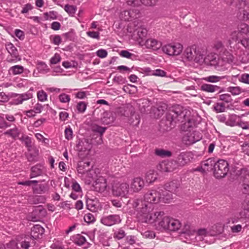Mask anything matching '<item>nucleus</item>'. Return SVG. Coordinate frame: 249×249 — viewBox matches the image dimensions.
Returning a JSON list of instances; mask_svg holds the SVG:
<instances>
[{"mask_svg":"<svg viewBox=\"0 0 249 249\" xmlns=\"http://www.w3.org/2000/svg\"><path fill=\"white\" fill-rule=\"evenodd\" d=\"M128 205L132 206V208L136 210L137 215L139 220L144 223H154L156 215L158 216L160 213L155 212L151 213L153 208V205L148 204L146 202L139 199H135L128 201Z\"/></svg>","mask_w":249,"mask_h":249,"instance_id":"nucleus-1","label":"nucleus"},{"mask_svg":"<svg viewBox=\"0 0 249 249\" xmlns=\"http://www.w3.org/2000/svg\"><path fill=\"white\" fill-rule=\"evenodd\" d=\"M190 111L187 109L180 106H177L170 110L167 114V120L170 122L171 124L176 123L177 122H183L187 121L183 124V128L185 130H194L195 125L193 120L190 118Z\"/></svg>","mask_w":249,"mask_h":249,"instance_id":"nucleus-2","label":"nucleus"},{"mask_svg":"<svg viewBox=\"0 0 249 249\" xmlns=\"http://www.w3.org/2000/svg\"><path fill=\"white\" fill-rule=\"evenodd\" d=\"M213 174L216 178H222L227 174L229 170V164L224 160H218L214 165Z\"/></svg>","mask_w":249,"mask_h":249,"instance_id":"nucleus-3","label":"nucleus"},{"mask_svg":"<svg viewBox=\"0 0 249 249\" xmlns=\"http://www.w3.org/2000/svg\"><path fill=\"white\" fill-rule=\"evenodd\" d=\"M201 138V134L195 130H185L182 142L186 145H190L199 141Z\"/></svg>","mask_w":249,"mask_h":249,"instance_id":"nucleus-4","label":"nucleus"},{"mask_svg":"<svg viewBox=\"0 0 249 249\" xmlns=\"http://www.w3.org/2000/svg\"><path fill=\"white\" fill-rule=\"evenodd\" d=\"M184 58L188 61H195L199 62L203 59V56L199 50H197L195 45L187 47L184 52Z\"/></svg>","mask_w":249,"mask_h":249,"instance_id":"nucleus-5","label":"nucleus"},{"mask_svg":"<svg viewBox=\"0 0 249 249\" xmlns=\"http://www.w3.org/2000/svg\"><path fill=\"white\" fill-rule=\"evenodd\" d=\"M129 191V185L126 183H118L112 187V194L115 196L127 197Z\"/></svg>","mask_w":249,"mask_h":249,"instance_id":"nucleus-6","label":"nucleus"},{"mask_svg":"<svg viewBox=\"0 0 249 249\" xmlns=\"http://www.w3.org/2000/svg\"><path fill=\"white\" fill-rule=\"evenodd\" d=\"M144 200L148 204H156L160 202L161 192L160 188L148 191L144 196Z\"/></svg>","mask_w":249,"mask_h":249,"instance_id":"nucleus-7","label":"nucleus"},{"mask_svg":"<svg viewBox=\"0 0 249 249\" xmlns=\"http://www.w3.org/2000/svg\"><path fill=\"white\" fill-rule=\"evenodd\" d=\"M182 46L180 43H174L164 46L162 50L169 55H178L182 52Z\"/></svg>","mask_w":249,"mask_h":249,"instance_id":"nucleus-8","label":"nucleus"},{"mask_svg":"<svg viewBox=\"0 0 249 249\" xmlns=\"http://www.w3.org/2000/svg\"><path fill=\"white\" fill-rule=\"evenodd\" d=\"M188 160L189 159L187 153L182 152L177 157L176 162L178 166H183L188 162ZM175 163L176 161H168L166 164H165V165L171 167L172 165L175 164ZM173 170L174 168L167 167L166 171L167 172H171Z\"/></svg>","mask_w":249,"mask_h":249,"instance_id":"nucleus-9","label":"nucleus"},{"mask_svg":"<svg viewBox=\"0 0 249 249\" xmlns=\"http://www.w3.org/2000/svg\"><path fill=\"white\" fill-rule=\"evenodd\" d=\"M157 213H160V214L156 215L154 222L157 223L159 229L168 230L170 217L164 216L163 212H157Z\"/></svg>","mask_w":249,"mask_h":249,"instance_id":"nucleus-10","label":"nucleus"},{"mask_svg":"<svg viewBox=\"0 0 249 249\" xmlns=\"http://www.w3.org/2000/svg\"><path fill=\"white\" fill-rule=\"evenodd\" d=\"M147 34L145 28L140 27L136 29L134 32V38L138 42L140 46H144V41Z\"/></svg>","mask_w":249,"mask_h":249,"instance_id":"nucleus-11","label":"nucleus"},{"mask_svg":"<svg viewBox=\"0 0 249 249\" xmlns=\"http://www.w3.org/2000/svg\"><path fill=\"white\" fill-rule=\"evenodd\" d=\"M101 222L105 225L111 226L120 223L121 222V219L118 214H110L102 217Z\"/></svg>","mask_w":249,"mask_h":249,"instance_id":"nucleus-12","label":"nucleus"},{"mask_svg":"<svg viewBox=\"0 0 249 249\" xmlns=\"http://www.w3.org/2000/svg\"><path fill=\"white\" fill-rule=\"evenodd\" d=\"M144 186L143 179L140 177L135 178L131 181L130 189L135 193L140 192Z\"/></svg>","mask_w":249,"mask_h":249,"instance_id":"nucleus-13","label":"nucleus"},{"mask_svg":"<svg viewBox=\"0 0 249 249\" xmlns=\"http://www.w3.org/2000/svg\"><path fill=\"white\" fill-rule=\"evenodd\" d=\"M159 0H129L127 1L128 5L134 7L139 6L141 4L147 6H152L155 5Z\"/></svg>","mask_w":249,"mask_h":249,"instance_id":"nucleus-14","label":"nucleus"},{"mask_svg":"<svg viewBox=\"0 0 249 249\" xmlns=\"http://www.w3.org/2000/svg\"><path fill=\"white\" fill-rule=\"evenodd\" d=\"M46 172L45 167L40 164H38L31 168L30 178H34L38 176H42Z\"/></svg>","mask_w":249,"mask_h":249,"instance_id":"nucleus-15","label":"nucleus"},{"mask_svg":"<svg viewBox=\"0 0 249 249\" xmlns=\"http://www.w3.org/2000/svg\"><path fill=\"white\" fill-rule=\"evenodd\" d=\"M107 186L106 179L102 177H99L95 181L93 185L94 189L98 192H103Z\"/></svg>","mask_w":249,"mask_h":249,"instance_id":"nucleus-16","label":"nucleus"},{"mask_svg":"<svg viewBox=\"0 0 249 249\" xmlns=\"http://www.w3.org/2000/svg\"><path fill=\"white\" fill-rule=\"evenodd\" d=\"M92 167L89 161H80L78 163L77 172L81 175H85Z\"/></svg>","mask_w":249,"mask_h":249,"instance_id":"nucleus-17","label":"nucleus"},{"mask_svg":"<svg viewBox=\"0 0 249 249\" xmlns=\"http://www.w3.org/2000/svg\"><path fill=\"white\" fill-rule=\"evenodd\" d=\"M32 94L29 92L22 94H17L15 96V104L16 105L21 104L23 103V101H26L32 98Z\"/></svg>","mask_w":249,"mask_h":249,"instance_id":"nucleus-18","label":"nucleus"},{"mask_svg":"<svg viewBox=\"0 0 249 249\" xmlns=\"http://www.w3.org/2000/svg\"><path fill=\"white\" fill-rule=\"evenodd\" d=\"M234 57L233 55L227 50H225L220 55V60L223 62V64H231L233 62Z\"/></svg>","mask_w":249,"mask_h":249,"instance_id":"nucleus-19","label":"nucleus"},{"mask_svg":"<svg viewBox=\"0 0 249 249\" xmlns=\"http://www.w3.org/2000/svg\"><path fill=\"white\" fill-rule=\"evenodd\" d=\"M144 45L147 48H151L154 50H157L161 47V44L160 42H159L155 39L150 38L145 40L144 41Z\"/></svg>","mask_w":249,"mask_h":249,"instance_id":"nucleus-20","label":"nucleus"},{"mask_svg":"<svg viewBox=\"0 0 249 249\" xmlns=\"http://www.w3.org/2000/svg\"><path fill=\"white\" fill-rule=\"evenodd\" d=\"M179 186V183L178 180H173L166 183L164 189L170 193H175L177 192Z\"/></svg>","mask_w":249,"mask_h":249,"instance_id":"nucleus-21","label":"nucleus"},{"mask_svg":"<svg viewBox=\"0 0 249 249\" xmlns=\"http://www.w3.org/2000/svg\"><path fill=\"white\" fill-rule=\"evenodd\" d=\"M168 230L171 231H177L181 227L180 221L176 219L170 217Z\"/></svg>","mask_w":249,"mask_h":249,"instance_id":"nucleus-22","label":"nucleus"},{"mask_svg":"<svg viewBox=\"0 0 249 249\" xmlns=\"http://www.w3.org/2000/svg\"><path fill=\"white\" fill-rule=\"evenodd\" d=\"M240 119V116L238 115L234 114H230L226 121V124L230 126H237Z\"/></svg>","mask_w":249,"mask_h":249,"instance_id":"nucleus-23","label":"nucleus"},{"mask_svg":"<svg viewBox=\"0 0 249 249\" xmlns=\"http://www.w3.org/2000/svg\"><path fill=\"white\" fill-rule=\"evenodd\" d=\"M44 232V228L39 225H35L32 229L31 235L35 238H38L39 235H42Z\"/></svg>","mask_w":249,"mask_h":249,"instance_id":"nucleus-24","label":"nucleus"},{"mask_svg":"<svg viewBox=\"0 0 249 249\" xmlns=\"http://www.w3.org/2000/svg\"><path fill=\"white\" fill-rule=\"evenodd\" d=\"M161 192V200L160 201L164 203H169L172 199V193H170L167 190L160 188Z\"/></svg>","mask_w":249,"mask_h":249,"instance_id":"nucleus-25","label":"nucleus"},{"mask_svg":"<svg viewBox=\"0 0 249 249\" xmlns=\"http://www.w3.org/2000/svg\"><path fill=\"white\" fill-rule=\"evenodd\" d=\"M98 201L97 200L88 199L86 201V206L88 209L91 212H95L98 210Z\"/></svg>","mask_w":249,"mask_h":249,"instance_id":"nucleus-26","label":"nucleus"},{"mask_svg":"<svg viewBox=\"0 0 249 249\" xmlns=\"http://www.w3.org/2000/svg\"><path fill=\"white\" fill-rule=\"evenodd\" d=\"M219 88V87L217 86L210 85L208 84H202L200 87L201 90L211 93L218 91Z\"/></svg>","mask_w":249,"mask_h":249,"instance_id":"nucleus-27","label":"nucleus"},{"mask_svg":"<svg viewBox=\"0 0 249 249\" xmlns=\"http://www.w3.org/2000/svg\"><path fill=\"white\" fill-rule=\"evenodd\" d=\"M237 30L241 35L247 36L249 35V25L245 23H241L237 26Z\"/></svg>","mask_w":249,"mask_h":249,"instance_id":"nucleus-28","label":"nucleus"},{"mask_svg":"<svg viewBox=\"0 0 249 249\" xmlns=\"http://www.w3.org/2000/svg\"><path fill=\"white\" fill-rule=\"evenodd\" d=\"M215 163L214 159L209 158L201 162V167L204 168V170L208 171L209 169H211L212 167L214 168Z\"/></svg>","mask_w":249,"mask_h":249,"instance_id":"nucleus-29","label":"nucleus"},{"mask_svg":"<svg viewBox=\"0 0 249 249\" xmlns=\"http://www.w3.org/2000/svg\"><path fill=\"white\" fill-rule=\"evenodd\" d=\"M71 240L75 244L79 246H82L86 242V238L79 234L73 236Z\"/></svg>","mask_w":249,"mask_h":249,"instance_id":"nucleus-30","label":"nucleus"},{"mask_svg":"<svg viewBox=\"0 0 249 249\" xmlns=\"http://www.w3.org/2000/svg\"><path fill=\"white\" fill-rule=\"evenodd\" d=\"M157 178V173L153 170L147 171L145 175V179L147 182H153Z\"/></svg>","mask_w":249,"mask_h":249,"instance_id":"nucleus-31","label":"nucleus"},{"mask_svg":"<svg viewBox=\"0 0 249 249\" xmlns=\"http://www.w3.org/2000/svg\"><path fill=\"white\" fill-rule=\"evenodd\" d=\"M4 135H8L14 139H16L20 134V131L15 127L14 128L10 129L4 133Z\"/></svg>","mask_w":249,"mask_h":249,"instance_id":"nucleus-32","label":"nucleus"},{"mask_svg":"<svg viewBox=\"0 0 249 249\" xmlns=\"http://www.w3.org/2000/svg\"><path fill=\"white\" fill-rule=\"evenodd\" d=\"M77 151L79 152L89 150L90 149L89 144L87 142H79L76 145Z\"/></svg>","mask_w":249,"mask_h":249,"instance_id":"nucleus-33","label":"nucleus"},{"mask_svg":"<svg viewBox=\"0 0 249 249\" xmlns=\"http://www.w3.org/2000/svg\"><path fill=\"white\" fill-rule=\"evenodd\" d=\"M156 155L161 158L169 157L172 156V153L170 151L165 150L162 149H157L155 150Z\"/></svg>","mask_w":249,"mask_h":249,"instance_id":"nucleus-34","label":"nucleus"},{"mask_svg":"<svg viewBox=\"0 0 249 249\" xmlns=\"http://www.w3.org/2000/svg\"><path fill=\"white\" fill-rule=\"evenodd\" d=\"M48 191V186L44 184H39L37 187L33 188V191L35 194H42Z\"/></svg>","mask_w":249,"mask_h":249,"instance_id":"nucleus-35","label":"nucleus"},{"mask_svg":"<svg viewBox=\"0 0 249 249\" xmlns=\"http://www.w3.org/2000/svg\"><path fill=\"white\" fill-rule=\"evenodd\" d=\"M9 71L14 75L19 74L24 71V68L20 65H15L10 68Z\"/></svg>","mask_w":249,"mask_h":249,"instance_id":"nucleus-36","label":"nucleus"},{"mask_svg":"<svg viewBox=\"0 0 249 249\" xmlns=\"http://www.w3.org/2000/svg\"><path fill=\"white\" fill-rule=\"evenodd\" d=\"M227 91L233 96L238 95L243 91L241 88L239 86L230 87L227 89Z\"/></svg>","mask_w":249,"mask_h":249,"instance_id":"nucleus-37","label":"nucleus"},{"mask_svg":"<svg viewBox=\"0 0 249 249\" xmlns=\"http://www.w3.org/2000/svg\"><path fill=\"white\" fill-rule=\"evenodd\" d=\"M91 129L92 131L99 133L100 137L101 138L102 136L106 130L107 127H102L97 124H93L91 126Z\"/></svg>","mask_w":249,"mask_h":249,"instance_id":"nucleus-38","label":"nucleus"},{"mask_svg":"<svg viewBox=\"0 0 249 249\" xmlns=\"http://www.w3.org/2000/svg\"><path fill=\"white\" fill-rule=\"evenodd\" d=\"M239 34H240L238 30L233 31L231 32L230 34V38L228 40L229 45L230 46L231 48V44L232 43V41L236 42L238 40Z\"/></svg>","mask_w":249,"mask_h":249,"instance_id":"nucleus-39","label":"nucleus"},{"mask_svg":"<svg viewBox=\"0 0 249 249\" xmlns=\"http://www.w3.org/2000/svg\"><path fill=\"white\" fill-rule=\"evenodd\" d=\"M226 77V76H217L216 75H211L205 77L204 80L209 82L215 83L225 79Z\"/></svg>","mask_w":249,"mask_h":249,"instance_id":"nucleus-40","label":"nucleus"},{"mask_svg":"<svg viewBox=\"0 0 249 249\" xmlns=\"http://www.w3.org/2000/svg\"><path fill=\"white\" fill-rule=\"evenodd\" d=\"M133 17H134L133 14L128 10H125L120 14V18L124 21H128L131 18Z\"/></svg>","mask_w":249,"mask_h":249,"instance_id":"nucleus-41","label":"nucleus"},{"mask_svg":"<svg viewBox=\"0 0 249 249\" xmlns=\"http://www.w3.org/2000/svg\"><path fill=\"white\" fill-rule=\"evenodd\" d=\"M64 9L65 11L70 16H73L74 14L75 13L77 7L74 5H71L69 4H66L65 6Z\"/></svg>","mask_w":249,"mask_h":249,"instance_id":"nucleus-42","label":"nucleus"},{"mask_svg":"<svg viewBox=\"0 0 249 249\" xmlns=\"http://www.w3.org/2000/svg\"><path fill=\"white\" fill-rule=\"evenodd\" d=\"M38 71L43 73H46L49 71L47 65L43 62H38L37 67Z\"/></svg>","mask_w":249,"mask_h":249,"instance_id":"nucleus-43","label":"nucleus"},{"mask_svg":"<svg viewBox=\"0 0 249 249\" xmlns=\"http://www.w3.org/2000/svg\"><path fill=\"white\" fill-rule=\"evenodd\" d=\"M120 54L122 57L131 59L132 60L136 59L137 57V56L135 54L131 53L126 50L122 51L120 52Z\"/></svg>","mask_w":249,"mask_h":249,"instance_id":"nucleus-44","label":"nucleus"},{"mask_svg":"<svg viewBox=\"0 0 249 249\" xmlns=\"http://www.w3.org/2000/svg\"><path fill=\"white\" fill-rule=\"evenodd\" d=\"M6 49L11 55H13L17 57L18 55V51L16 48L11 43L6 45Z\"/></svg>","mask_w":249,"mask_h":249,"instance_id":"nucleus-45","label":"nucleus"},{"mask_svg":"<svg viewBox=\"0 0 249 249\" xmlns=\"http://www.w3.org/2000/svg\"><path fill=\"white\" fill-rule=\"evenodd\" d=\"M125 235V231L122 229H119L115 231L113 234L114 238L120 240L123 239Z\"/></svg>","mask_w":249,"mask_h":249,"instance_id":"nucleus-46","label":"nucleus"},{"mask_svg":"<svg viewBox=\"0 0 249 249\" xmlns=\"http://www.w3.org/2000/svg\"><path fill=\"white\" fill-rule=\"evenodd\" d=\"M213 108L217 112H222L225 111L226 107L223 103H217L214 106Z\"/></svg>","mask_w":249,"mask_h":249,"instance_id":"nucleus-47","label":"nucleus"},{"mask_svg":"<svg viewBox=\"0 0 249 249\" xmlns=\"http://www.w3.org/2000/svg\"><path fill=\"white\" fill-rule=\"evenodd\" d=\"M219 100L226 103H231L232 101L231 96L229 94H223L219 96Z\"/></svg>","mask_w":249,"mask_h":249,"instance_id":"nucleus-48","label":"nucleus"},{"mask_svg":"<svg viewBox=\"0 0 249 249\" xmlns=\"http://www.w3.org/2000/svg\"><path fill=\"white\" fill-rule=\"evenodd\" d=\"M239 81L249 85V73H244L240 75Z\"/></svg>","mask_w":249,"mask_h":249,"instance_id":"nucleus-49","label":"nucleus"},{"mask_svg":"<svg viewBox=\"0 0 249 249\" xmlns=\"http://www.w3.org/2000/svg\"><path fill=\"white\" fill-rule=\"evenodd\" d=\"M20 140L24 143L26 147H31L32 146L31 139L28 136L23 135L20 138Z\"/></svg>","mask_w":249,"mask_h":249,"instance_id":"nucleus-50","label":"nucleus"},{"mask_svg":"<svg viewBox=\"0 0 249 249\" xmlns=\"http://www.w3.org/2000/svg\"><path fill=\"white\" fill-rule=\"evenodd\" d=\"M37 98L41 102H44L47 100V94L43 90H39L37 93Z\"/></svg>","mask_w":249,"mask_h":249,"instance_id":"nucleus-51","label":"nucleus"},{"mask_svg":"<svg viewBox=\"0 0 249 249\" xmlns=\"http://www.w3.org/2000/svg\"><path fill=\"white\" fill-rule=\"evenodd\" d=\"M239 43L241 44L245 48L249 49V37H244L240 39L236 44V48H238Z\"/></svg>","mask_w":249,"mask_h":249,"instance_id":"nucleus-52","label":"nucleus"},{"mask_svg":"<svg viewBox=\"0 0 249 249\" xmlns=\"http://www.w3.org/2000/svg\"><path fill=\"white\" fill-rule=\"evenodd\" d=\"M84 220L88 224L93 223L95 220V218L93 214L90 213H88L84 215Z\"/></svg>","mask_w":249,"mask_h":249,"instance_id":"nucleus-53","label":"nucleus"},{"mask_svg":"<svg viewBox=\"0 0 249 249\" xmlns=\"http://www.w3.org/2000/svg\"><path fill=\"white\" fill-rule=\"evenodd\" d=\"M65 137L68 140H70L73 138V131L72 129L69 126L66 127L65 130Z\"/></svg>","mask_w":249,"mask_h":249,"instance_id":"nucleus-54","label":"nucleus"},{"mask_svg":"<svg viewBox=\"0 0 249 249\" xmlns=\"http://www.w3.org/2000/svg\"><path fill=\"white\" fill-rule=\"evenodd\" d=\"M58 98L59 101L61 103H69L71 100L70 96L66 93H62L60 94L59 95Z\"/></svg>","mask_w":249,"mask_h":249,"instance_id":"nucleus-55","label":"nucleus"},{"mask_svg":"<svg viewBox=\"0 0 249 249\" xmlns=\"http://www.w3.org/2000/svg\"><path fill=\"white\" fill-rule=\"evenodd\" d=\"M18 243L15 240H12L7 244L6 249H19Z\"/></svg>","mask_w":249,"mask_h":249,"instance_id":"nucleus-56","label":"nucleus"},{"mask_svg":"<svg viewBox=\"0 0 249 249\" xmlns=\"http://www.w3.org/2000/svg\"><path fill=\"white\" fill-rule=\"evenodd\" d=\"M77 109L79 112H84L87 108V105L84 102H80L77 105Z\"/></svg>","mask_w":249,"mask_h":249,"instance_id":"nucleus-57","label":"nucleus"},{"mask_svg":"<svg viewBox=\"0 0 249 249\" xmlns=\"http://www.w3.org/2000/svg\"><path fill=\"white\" fill-rule=\"evenodd\" d=\"M61 59L60 55L58 53H55L54 56L50 59V63L52 64H56L59 62Z\"/></svg>","mask_w":249,"mask_h":249,"instance_id":"nucleus-58","label":"nucleus"},{"mask_svg":"<svg viewBox=\"0 0 249 249\" xmlns=\"http://www.w3.org/2000/svg\"><path fill=\"white\" fill-rule=\"evenodd\" d=\"M237 126L241 127L243 129H249V123L247 122H244L240 119Z\"/></svg>","mask_w":249,"mask_h":249,"instance_id":"nucleus-59","label":"nucleus"},{"mask_svg":"<svg viewBox=\"0 0 249 249\" xmlns=\"http://www.w3.org/2000/svg\"><path fill=\"white\" fill-rule=\"evenodd\" d=\"M87 34L91 38L97 39H100L99 33L98 32L89 31L87 32Z\"/></svg>","mask_w":249,"mask_h":249,"instance_id":"nucleus-60","label":"nucleus"},{"mask_svg":"<svg viewBox=\"0 0 249 249\" xmlns=\"http://www.w3.org/2000/svg\"><path fill=\"white\" fill-rule=\"evenodd\" d=\"M86 177L90 179H93L96 176V173L92 168H90L89 170L85 174Z\"/></svg>","mask_w":249,"mask_h":249,"instance_id":"nucleus-61","label":"nucleus"},{"mask_svg":"<svg viewBox=\"0 0 249 249\" xmlns=\"http://www.w3.org/2000/svg\"><path fill=\"white\" fill-rule=\"evenodd\" d=\"M97 55L102 58L106 57L107 55V53L104 49H100L96 52Z\"/></svg>","mask_w":249,"mask_h":249,"instance_id":"nucleus-62","label":"nucleus"},{"mask_svg":"<svg viewBox=\"0 0 249 249\" xmlns=\"http://www.w3.org/2000/svg\"><path fill=\"white\" fill-rule=\"evenodd\" d=\"M166 72L163 70L157 69L154 71L153 75L155 76L164 77L166 76Z\"/></svg>","mask_w":249,"mask_h":249,"instance_id":"nucleus-63","label":"nucleus"},{"mask_svg":"<svg viewBox=\"0 0 249 249\" xmlns=\"http://www.w3.org/2000/svg\"><path fill=\"white\" fill-rule=\"evenodd\" d=\"M242 150L245 154L249 155V142L244 143L242 145Z\"/></svg>","mask_w":249,"mask_h":249,"instance_id":"nucleus-64","label":"nucleus"}]
</instances>
